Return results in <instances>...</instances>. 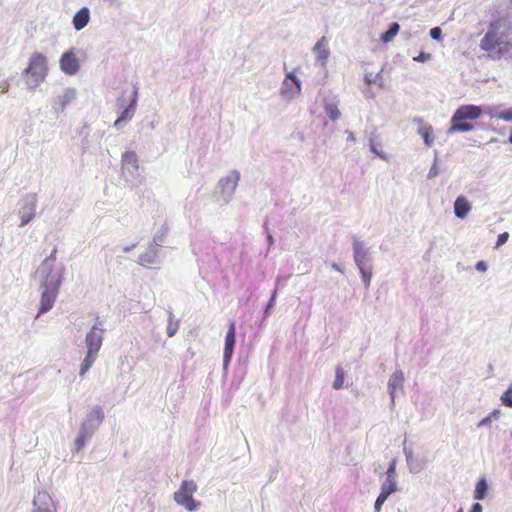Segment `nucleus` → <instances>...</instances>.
Returning a JSON list of instances; mask_svg holds the SVG:
<instances>
[{
    "label": "nucleus",
    "mask_w": 512,
    "mask_h": 512,
    "mask_svg": "<svg viewBox=\"0 0 512 512\" xmlns=\"http://www.w3.org/2000/svg\"><path fill=\"white\" fill-rule=\"evenodd\" d=\"M480 47L494 60L506 58L512 61V31L504 21H495L481 39Z\"/></svg>",
    "instance_id": "obj_1"
},
{
    "label": "nucleus",
    "mask_w": 512,
    "mask_h": 512,
    "mask_svg": "<svg viewBox=\"0 0 512 512\" xmlns=\"http://www.w3.org/2000/svg\"><path fill=\"white\" fill-rule=\"evenodd\" d=\"M23 74L27 77V84L30 87L35 88L39 86L48 74L46 57L39 52H34L31 55L28 66L23 71Z\"/></svg>",
    "instance_id": "obj_2"
},
{
    "label": "nucleus",
    "mask_w": 512,
    "mask_h": 512,
    "mask_svg": "<svg viewBox=\"0 0 512 512\" xmlns=\"http://www.w3.org/2000/svg\"><path fill=\"white\" fill-rule=\"evenodd\" d=\"M197 491V484L193 480H184L177 491L174 492V501L184 507L187 511H194L199 508L200 502L193 498Z\"/></svg>",
    "instance_id": "obj_3"
},
{
    "label": "nucleus",
    "mask_w": 512,
    "mask_h": 512,
    "mask_svg": "<svg viewBox=\"0 0 512 512\" xmlns=\"http://www.w3.org/2000/svg\"><path fill=\"white\" fill-rule=\"evenodd\" d=\"M60 280L52 279L50 281L46 280L43 284V291L41 295V305L39 309V313H45L49 311L56 300V297L59 292Z\"/></svg>",
    "instance_id": "obj_4"
},
{
    "label": "nucleus",
    "mask_w": 512,
    "mask_h": 512,
    "mask_svg": "<svg viewBox=\"0 0 512 512\" xmlns=\"http://www.w3.org/2000/svg\"><path fill=\"white\" fill-rule=\"evenodd\" d=\"M281 92L288 98H292L301 92V81L294 72H289L282 85Z\"/></svg>",
    "instance_id": "obj_5"
},
{
    "label": "nucleus",
    "mask_w": 512,
    "mask_h": 512,
    "mask_svg": "<svg viewBox=\"0 0 512 512\" xmlns=\"http://www.w3.org/2000/svg\"><path fill=\"white\" fill-rule=\"evenodd\" d=\"M482 107L476 105H462L454 113V121L474 120L481 116Z\"/></svg>",
    "instance_id": "obj_6"
},
{
    "label": "nucleus",
    "mask_w": 512,
    "mask_h": 512,
    "mask_svg": "<svg viewBox=\"0 0 512 512\" xmlns=\"http://www.w3.org/2000/svg\"><path fill=\"white\" fill-rule=\"evenodd\" d=\"M59 63L61 70L67 75H74L80 69L79 61L72 51L63 53Z\"/></svg>",
    "instance_id": "obj_7"
},
{
    "label": "nucleus",
    "mask_w": 512,
    "mask_h": 512,
    "mask_svg": "<svg viewBox=\"0 0 512 512\" xmlns=\"http://www.w3.org/2000/svg\"><path fill=\"white\" fill-rule=\"evenodd\" d=\"M104 330L98 328L96 325L87 333L85 342L87 351L98 353L102 346Z\"/></svg>",
    "instance_id": "obj_8"
},
{
    "label": "nucleus",
    "mask_w": 512,
    "mask_h": 512,
    "mask_svg": "<svg viewBox=\"0 0 512 512\" xmlns=\"http://www.w3.org/2000/svg\"><path fill=\"white\" fill-rule=\"evenodd\" d=\"M236 342V325L234 321H231L228 327V331L225 337V346H224V355L223 361L224 365L227 366L231 360L234 346Z\"/></svg>",
    "instance_id": "obj_9"
},
{
    "label": "nucleus",
    "mask_w": 512,
    "mask_h": 512,
    "mask_svg": "<svg viewBox=\"0 0 512 512\" xmlns=\"http://www.w3.org/2000/svg\"><path fill=\"white\" fill-rule=\"evenodd\" d=\"M34 512H56L53 499L46 492H39L34 498Z\"/></svg>",
    "instance_id": "obj_10"
},
{
    "label": "nucleus",
    "mask_w": 512,
    "mask_h": 512,
    "mask_svg": "<svg viewBox=\"0 0 512 512\" xmlns=\"http://www.w3.org/2000/svg\"><path fill=\"white\" fill-rule=\"evenodd\" d=\"M314 52L317 59L321 62L322 66H325L329 57L328 41L326 37H322L314 46Z\"/></svg>",
    "instance_id": "obj_11"
},
{
    "label": "nucleus",
    "mask_w": 512,
    "mask_h": 512,
    "mask_svg": "<svg viewBox=\"0 0 512 512\" xmlns=\"http://www.w3.org/2000/svg\"><path fill=\"white\" fill-rule=\"evenodd\" d=\"M471 210V205L468 200L464 196H458L454 202V213L458 218H465L469 211Z\"/></svg>",
    "instance_id": "obj_12"
},
{
    "label": "nucleus",
    "mask_w": 512,
    "mask_h": 512,
    "mask_svg": "<svg viewBox=\"0 0 512 512\" xmlns=\"http://www.w3.org/2000/svg\"><path fill=\"white\" fill-rule=\"evenodd\" d=\"M137 96H138L137 95V91L133 90L132 91L131 102H130L129 106L126 107L124 109V111L121 113V115L116 119V121L114 122L115 126H118L122 121H125V120H128V119L132 118V116L134 114L136 102H137Z\"/></svg>",
    "instance_id": "obj_13"
},
{
    "label": "nucleus",
    "mask_w": 512,
    "mask_h": 512,
    "mask_svg": "<svg viewBox=\"0 0 512 512\" xmlns=\"http://www.w3.org/2000/svg\"><path fill=\"white\" fill-rule=\"evenodd\" d=\"M404 376L402 372H395L389 379L388 387L392 401L394 402L396 392L402 388Z\"/></svg>",
    "instance_id": "obj_14"
},
{
    "label": "nucleus",
    "mask_w": 512,
    "mask_h": 512,
    "mask_svg": "<svg viewBox=\"0 0 512 512\" xmlns=\"http://www.w3.org/2000/svg\"><path fill=\"white\" fill-rule=\"evenodd\" d=\"M89 21V10L84 7L80 9L73 17V25L76 30L83 29Z\"/></svg>",
    "instance_id": "obj_15"
},
{
    "label": "nucleus",
    "mask_w": 512,
    "mask_h": 512,
    "mask_svg": "<svg viewBox=\"0 0 512 512\" xmlns=\"http://www.w3.org/2000/svg\"><path fill=\"white\" fill-rule=\"evenodd\" d=\"M474 129V126L465 121H454L453 117L451 118V126L448 129L449 134H454L458 132H468Z\"/></svg>",
    "instance_id": "obj_16"
},
{
    "label": "nucleus",
    "mask_w": 512,
    "mask_h": 512,
    "mask_svg": "<svg viewBox=\"0 0 512 512\" xmlns=\"http://www.w3.org/2000/svg\"><path fill=\"white\" fill-rule=\"evenodd\" d=\"M98 353L87 351L85 358L83 359L80 367V376L83 377L86 372L92 367L94 364Z\"/></svg>",
    "instance_id": "obj_17"
},
{
    "label": "nucleus",
    "mask_w": 512,
    "mask_h": 512,
    "mask_svg": "<svg viewBox=\"0 0 512 512\" xmlns=\"http://www.w3.org/2000/svg\"><path fill=\"white\" fill-rule=\"evenodd\" d=\"M488 492V484L486 479L481 478L475 486L474 499L483 500L486 498Z\"/></svg>",
    "instance_id": "obj_18"
},
{
    "label": "nucleus",
    "mask_w": 512,
    "mask_h": 512,
    "mask_svg": "<svg viewBox=\"0 0 512 512\" xmlns=\"http://www.w3.org/2000/svg\"><path fill=\"white\" fill-rule=\"evenodd\" d=\"M76 96L75 89H66L62 95L58 97V104L61 109H64L70 104Z\"/></svg>",
    "instance_id": "obj_19"
},
{
    "label": "nucleus",
    "mask_w": 512,
    "mask_h": 512,
    "mask_svg": "<svg viewBox=\"0 0 512 512\" xmlns=\"http://www.w3.org/2000/svg\"><path fill=\"white\" fill-rule=\"evenodd\" d=\"M399 29H400V26L398 23H392V25L390 26V28L381 34L380 36V40L383 42V43H389L390 41H392L394 39V37L398 34L399 32Z\"/></svg>",
    "instance_id": "obj_20"
},
{
    "label": "nucleus",
    "mask_w": 512,
    "mask_h": 512,
    "mask_svg": "<svg viewBox=\"0 0 512 512\" xmlns=\"http://www.w3.org/2000/svg\"><path fill=\"white\" fill-rule=\"evenodd\" d=\"M354 249V259L358 266L363 265V262L366 260L367 251L363 249L361 243L355 242L353 245Z\"/></svg>",
    "instance_id": "obj_21"
},
{
    "label": "nucleus",
    "mask_w": 512,
    "mask_h": 512,
    "mask_svg": "<svg viewBox=\"0 0 512 512\" xmlns=\"http://www.w3.org/2000/svg\"><path fill=\"white\" fill-rule=\"evenodd\" d=\"M123 166H130L134 169L138 168V158L134 151H127L122 155Z\"/></svg>",
    "instance_id": "obj_22"
},
{
    "label": "nucleus",
    "mask_w": 512,
    "mask_h": 512,
    "mask_svg": "<svg viewBox=\"0 0 512 512\" xmlns=\"http://www.w3.org/2000/svg\"><path fill=\"white\" fill-rule=\"evenodd\" d=\"M427 147H431L434 143V135L431 127H421L418 131Z\"/></svg>",
    "instance_id": "obj_23"
},
{
    "label": "nucleus",
    "mask_w": 512,
    "mask_h": 512,
    "mask_svg": "<svg viewBox=\"0 0 512 512\" xmlns=\"http://www.w3.org/2000/svg\"><path fill=\"white\" fill-rule=\"evenodd\" d=\"M336 376H335V380L333 382V388L336 389V390H339L343 387V384H344V370L341 366H337L336 367Z\"/></svg>",
    "instance_id": "obj_24"
},
{
    "label": "nucleus",
    "mask_w": 512,
    "mask_h": 512,
    "mask_svg": "<svg viewBox=\"0 0 512 512\" xmlns=\"http://www.w3.org/2000/svg\"><path fill=\"white\" fill-rule=\"evenodd\" d=\"M397 490L395 478L386 476L385 482L382 484L381 491H389V496Z\"/></svg>",
    "instance_id": "obj_25"
},
{
    "label": "nucleus",
    "mask_w": 512,
    "mask_h": 512,
    "mask_svg": "<svg viewBox=\"0 0 512 512\" xmlns=\"http://www.w3.org/2000/svg\"><path fill=\"white\" fill-rule=\"evenodd\" d=\"M325 111L328 117L333 121L339 119L341 116L339 109L335 105H326Z\"/></svg>",
    "instance_id": "obj_26"
},
{
    "label": "nucleus",
    "mask_w": 512,
    "mask_h": 512,
    "mask_svg": "<svg viewBox=\"0 0 512 512\" xmlns=\"http://www.w3.org/2000/svg\"><path fill=\"white\" fill-rule=\"evenodd\" d=\"M370 146H371V150L375 154L379 155L383 159H387V155L385 154L381 143H379L376 140L372 139L371 142H370Z\"/></svg>",
    "instance_id": "obj_27"
},
{
    "label": "nucleus",
    "mask_w": 512,
    "mask_h": 512,
    "mask_svg": "<svg viewBox=\"0 0 512 512\" xmlns=\"http://www.w3.org/2000/svg\"><path fill=\"white\" fill-rule=\"evenodd\" d=\"M501 402L504 406L512 408V384L501 396Z\"/></svg>",
    "instance_id": "obj_28"
},
{
    "label": "nucleus",
    "mask_w": 512,
    "mask_h": 512,
    "mask_svg": "<svg viewBox=\"0 0 512 512\" xmlns=\"http://www.w3.org/2000/svg\"><path fill=\"white\" fill-rule=\"evenodd\" d=\"M389 497V491H381L375 502V512H380L384 502Z\"/></svg>",
    "instance_id": "obj_29"
},
{
    "label": "nucleus",
    "mask_w": 512,
    "mask_h": 512,
    "mask_svg": "<svg viewBox=\"0 0 512 512\" xmlns=\"http://www.w3.org/2000/svg\"><path fill=\"white\" fill-rule=\"evenodd\" d=\"M482 113L488 115L490 118L499 119L501 111H499L498 108L495 106H484L482 107Z\"/></svg>",
    "instance_id": "obj_30"
},
{
    "label": "nucleus",
    "mask_w": 512,
    "mask_h": 512,
    "mask_svg": "<svg viewBox=\"0 0 512 512\" xmlns=\"http://www.w3.org/2000/svg\"><path fill=\"white\" fill-rule=\"evenodd\" d=\"M34 210H35V207L34 205H32L31 207H29L28 209V213L27 214H23L21 216V226H25L26 224H28L34 217Z\"/></svg>",
    "instance_id": "obj_31"
},
{
    "label": "nucleus",
    "mask_w": 512,
    "mask_h": 512,
    "mask_svg": "<svg viewBox=\"0 0 512 512\" xmlns=\"http://www.w3.org/2000/svg\"><path fill=\"white\" fill-rule=\"evenodd\" d=\"M437 162H438V153L435 152L434 163L428 173V178H430V179L436 177L439 173V170L437 168Z\"/></svg>",
    "instance_id": "obj_32"
},
{
    "label": "nucleus",
    "mask_w": 512,
    "mask_h": 512,
    "mask_svg": "<svg viewBox=\"0 0 512 512\" xmlns=\"http://www.w3.org/2000/svg\"><path fill=\"white\" fill-rule=\"evenodd\" d=\"M358 267L360 268V271H361V274H362V278H363L365 284L369 285L370 281H371V277H372L371 270L364 269L363 265L358 266Z\"/></svg>",
    "instance_id": "obj_33"
},
{
    "label": "nucleus",
    "mask_w": 512,
    "mask_h": 512,
    "mask_svg": "<svg viewBox=\"0 0 512 512\" xmlns=\"http://www.w3.org/2000/svg\"><path fill=\"white\" fill-rule=\"evenodd\" d=\"M91 417H93L98 423L102 422L104 415L102 410L99 407L94 408L91 411Z\"/></svg>",
    "instance_id": "obj_34"
},
{
    "label": "nucleus",
    "mask_w": 512,
    "mask_h": 512,
    "mask_svg": "<svg viewBox=\"0 0 512 512\" xmlns=\"http://www.w3.org/2000/svg\"><path fill=\"white\" fill-rule=\"evenodd\" d=\"M499 119L510 122L512 121V107L506 110H502L499 115Z\"/></svg>",
    "instance_id": "obj_35"
},
{
    "label": "nucleus",
    "mask_w": 512,
    "mask_h": 512,
    "mask_svg": "<svg viewBox=\"0 0 512 512\" xmlns=\"http://www.w3.org/2000/svg\"><path fill=\"white\" fill-rule=\"evenodd\" d=\"M430 36L434 40H441L442 38V30L440 27H434L430 30Z\"/></svg>",
    "instance_id": "obj_36"
},
{
    "label": "nucleus",
    "mask_w": 512,
    "mask_h": 512,
    "mask_svg": "<svg viewBox=\"0 0 512 512\" xmlns=\"http://www.w3.org/2000/svg\"><path fill=\"white\" fill-rule=\"evenodd\" d=\"M508 238H509L508 232H503V233L499 234L495 248H498V247L502 246L503 244H505L507 242Z\"/></svg>",
    "instance_id": "obj_37"
},
{
    "label": "nucleus",
    "mask_w": 512,
    "mask_h": 512,
    "mask_svg": "<svg viewBox=\"0 0 512 512\" xmlns=\"http://www.w3.org/2000/svg\"><path fill=\"white\" fill-rule=\"evenodd\" d=\"M177 330H178V324L177 323H173L172 321H170L169 324L167 325V335L169 337H172V336L175 335Z\"/></svg>",
    "instance_id": "obj_38"
},
{
    "label": "nucleus",
    "mask_w": 512,
    "mask_h": 512,
    "mask_svg": "<svg viewBox=\"0 0 512 512\" xmlns=\"http://www.w3.org/2000/svg\"><path fill=\"white\" fill-rule=\"evenodd\" d=\"M386 476H387V477H390V478H395V476H396V471H395V460H393V461L390 463V465H389V467H388V469H387V471H386Z\"/></svg>",
    "instance_id": "obj_39"
},
{
    "label": "nucleus",
    "mask_w": 512,
    "mask_h": 512,
    "mask_svg": "<svg viewBox=\"0 0 512 512\" xmlns=\"http://www.w3.org/2000/svg\"><path fill=\"white\" fill-rule=\"evenodd\" d=\"M432 55L430 53L420 52L418 54V62H427L431 60Z\"/></svg>",
    "instance_id": "obj_40"
},
{
    "label": "nucleus",
    "mask_w": 512,
    "mask_h": 512,
    "mask_svg": "<svg viewBox=\"0 0 512 512\" xmlns=\"http://www.w3.org/2000/svg\"><path fill=\"white\" fill-rule=\"evenodd\" d=\"M477 271L485 272L487 270V265L484 261H478L475 266Z\"/></svg>",
    "instance_id": "obj_41"
},
{
    "label": "nucleus",
    "mask_w": 512,
    "mask_h": 512,
    "mask_svg": "<svg viewBox=\"0 0 512 512\" xmlns=\"http://www.w3.org/2000/svg\"><path fill=\"white\" fill-rule=\"evenodd\" d=\"M491 417H485L483 418L479 423H478V427H486V426H490L491 425Z\"/></svg>",
    "instance_id": "obj_42"
},
{
    "label": "nucleus",
    "mask_w": 512,
    "mask_h": 512,
    "mask_svg": "<svg viewBox=\"0 0 512 512\" xmlns=\"http://www.w3.org/2000/svg\"><path fill=\"white\" fill-rule=\"evenodd\" d=\"M84 442H85V435H80L77 440H76V444H77V447L78 449L82 448L83 445H84Z\"/></svg>",
    "instance_id": "obj_43"
},
{
    "label": "nucleus",
    "mask_w": 512,
    "mask_h": 512,
    "mask_svg": "<svg viewBox=\"0 0 512 512\" xmlns=\"http://www.w3.org/2000/svg\"><path fill=\"white\" fill-rule=\"evenodd\" d=\"M483 508L480 503L473 504L470 512H482Z\"/></svg>",
    "instance_id": "obj_44"
},
{
    "label": "nucleus",
    "mask_w": 512,
    "mask_h": 512,
    "mask_svg": "<svg viewBox=\"0 0 512 512\" xmlns=\"http://www.w3.org/2000/svg\"><path fill=\"white\" fill-rule=\"evenodd\" d=\"M500 411L499 410H493L488 417H491V420H496L499 418Z\"/></svg>",
    "instance_id": "obj_45"
},
{
    "label": "nucleus",
    "mask_w": 512,
    "mask_h": 512,
    "mask_svg": "<svg viewBox=\"0 0 512 512\" xmlns=\"http://www.w3.org/2000/svg\"><path fill=\"white\" fill-rule=\"evenodd\" d=\"M56 252H57V250L54 249L53 252L51 253V255L48 258L45 259L44 263H47L50 260L54 261L56 259V256H55Z\"/></svg>",
    "instance_id": "obj_46"
},
{
    "label": "nucleus",
    "mask_w": 512,
    "mask_h": 512,
    "mask_svg": "<svg viewBox=\"0 0 512 512\" xmlns=\"http://www.w3.org/2000/svg\"><path fill=\"white\" fill-rule=\"evenodd\" d=\"M165 233H166V231H163V232L161 233V235L156 234V235H155V237H154V240H155V241H157V240H159V241H163L164 236H165Z\"/></svg>",
    "instance_id": "obj_47"
},
{
    "label": "nucleus",
    "mask_w": 512,
    "mask_h": 512,
    "mask_svg": "<svg viewBox=\"0 0 512 512\" xmlns=\"http://www.w3.org/2000/svg\"><path fill=\"white\" fill-rule=\"evenodd\" d=\"M365 79H366V82H367L368 84H370V83H371V81H370V79L368 78V76H365Z\"/></svg>",
    "instance_id": "obj_48"
},
{
    "label": "nucleus",
    "mask_w": 512,
    "mask_h": 512,
    "mask_svg": "<svg viewBox=\"0 0 512 512\" xmlns=\"http://www.w3.org/2000/svg\"><path fill=\"white\" fill-rule=\"evenodd\" d=\"M274 297H275V293L273 294V296L271 298V302L274 301Z\"/></svg>",
    "instance_id": "obj_49"
},
{
    "label": "nucleus",
    "mask_w": 512,
    "mask_h": 512,
    "mask_svg": "<svg viewBox=\"0 0 512 512\" xmlns=\"http://www.w3.org/2000/svg\"><path fill=\"white\" fill-rule=\"evenodd\" d=\"M457 512H463V509H462V508H460Z\"/></svg>",
    "instance_id": "obj_50"
},
{
    "label": "nucleus",
    "mask_w": 512,
    "mask_h": 512,
    "mask_svg": "<svg viewBox=\"0 0 512 512\" xmlns=\"http://www.w3.org/2000/svg\"><path fill=\"white\" fill-rule=\"evenodd\" d=\"M510 3H511V5H512V0H510Z\"/></svg>",
    "instance_id": "obj_51"
}]
</instances>
